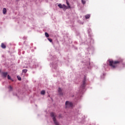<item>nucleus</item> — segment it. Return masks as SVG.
Here are the masks:
<instances>
[{"instance_id": "1", "label": "nucleus", "mask_w": 125, "mask_h": 125, "mask_svg": "<svg viewBox=\"0 0 125 125\" xmlns=\"http://www.w3.org/2000/svg\"><path fill=\"white\" fill-rule=\"evenodd\" d=\"M107 62H109V65L112 69H116L117 68V64H120L123 62V60L120 59L118 61H113L110 60H108Z\"/></svg>"}, {"instance_id": "2", "label": "nucleus", "mask_w": 125, "mask_h": 125, "mask_svg": "<svg viewBox=\"0 0 125 125\" xmlns=\"http://www.w3.org/2000/svg\"><path fill=\"white\" fill-rule=\"evenodd\" d=\"M86 86V78L85 77L84 78L82 82L81 85L80 86L79 93L80 94H83L84 91H85V86Z\"/></svg>"}, {"instance_id": "3", "label": "nucleus", "mask_w": 125, "mask_h": 125, "mask_svg": "<svg viewBox=\"0 0 125 125\" xmlns=\"http://www.w3.org/2000/svg\"><path fill=\"white\" fill-rule=\"evenodd\" d=\"M50 115L51 118H52V120L54 122V124L55 125H60L59 122H58L57 120H56V115L53 112L50 113Z\"/></svg>"}, {"instance_id": "4", "label": "nucleus", "mask_w": 125, "mask_h": 125, "mask_svg": "<svg viewBox=\"0 0 125 125\" xmlns=\"http://www.w3.org/2000/svg\"><path fill=\"white\" fill-rule=\"evenodd\" d=\"M70 107H73V103L69 101H66L65 102V107L70 108Z\"/></svg>"}, {"instance_id": "5", "label": "nucleus", "mask_w": 125, "mask_h": 125, "mask_svg": "<svg viewBox=\"0 0 125 125\" xmlns=\"http://www.w3.org/2000/svg\"><path fill=\"white\" fill-rule=\"evenodd\" d=\"M50 67H52L53 69H55V70H56L57 69V62L51 63Z\"/></svg>"}, {"instance_id": "6", "label": "nucleus", "mask_w": 125, "mask_h": 125, "mask_svg": "<svg viewBox=\"0 0 125 125\" xmlns=\"http://www.w3.org/2000/svg\"><path fill=\"white\" fill-rule=\"evenodd\" d=\"M86 43H87L88 45H90V44H92V43H93V39L89 38L87 40V43L86 42Z\"/></svg>"}, {"instance_id": "7", "label": "nucleus", "mask_w": 125, "mask_h": 125, "mask_svg": "<svg viewBox=\"0 0 125 125\" xmlns=\"http://www.w3.org/2000/svg\"><path fill=\"white\" fill-rule=\"evenodd\" d=\"M58 93H59V95H63V91H62V89H61V88H60V87H59Z\"/></svg>"}, {"instance_id": "8", "label": "nucleus", "mask_w": 125, "mask_h": 125, "mask_svg": "<svg viewBox=\"0 0 125 125\" xmlns=\"http://www.w3.org/2000/svg\"><path fill=\"white\" fill-rule=\"evenodd\" d=\"M8 73L7 72H2L1 73V76L2 77V78H6V77H7V74Z\"/></svg>"}, {"instance_id": "9", "label": "nucleus", "mask_w": 125, "mask_h": 125, "mask_svg": "<svg viewBox=\"0 0 125 125\" xmlns=\"http://www.w3.org/2000/svg\"><path fill=\"white\" fill-rule=\"evenodd\" d=\"M8 88L9 89V91H12V90H13V88L12 87V86H11V85H9L8 87Z\"/></svg>"}, {"instance_id": "10", "label": "nucleus", "mask_w": 125, "mask_h": 125, "mask_svg": "<svg viewBox=\"0 0 125 125\" xmlns=\"http://www.w3.org/2000/svg\"><path fill=\"white\" fill-rule=\"evenodd\" d=\"M1 47L2 48H3V49L6 48V46H5V45H4V44L3 43H2L1 44Z\"/></svg>"}, {"instance_id": "11", "label": "nucleus", "mask_w": 125, "mask_h": 125, "mask_svg": "<svg viewBox=\"0 0 125 125\" xmlns=\"http://www.w3.org/2000/svg\"><path fill=\"white\" fill-rule=\"evenodd\" d=\"M66 4L67 5V8H68V9L71 8V6H70V4L69 3V2H68L67 0H66Z\"/></svg>"}, {"instance_id": "12", "label": "nucleus", "mask_w": 125, "mask_h": 125, "mask_svg": "<svg viewBox=\"0 0 125 125\" xmlns=\"http://www.w3.org/2000/svg\"><path fill=\"white\" fill-rule=\"evenodd\" d=\"M62 8L63 9H68V7L67 6H66L65 4H63L62 5Z\"/></svg>"}, {"instance_id": "13", "label": "nucleus", "mask_w": 125, "mask_h": 125, "mask_svg": "<svg viewBox=\"0 0 125 125\" xmlns=\"http://www.w3.org/2000/svg\"><path fill=\"white\" fill-rule=\"evenodd\" d=\"M7 79L8 80H10V81H12V82H13V79H11V77H10V76H9V75H7Z\"/></svg>"}, {"instance_id": "14", "label": "nucleus", "mask_w": 125, "mask_h": 125, "mask_svg": "<svg viewBox=\"0 0 125 125\" xmlns=\"http://www.w3.org/2000/svg\"><path fill=\"white\" fill-rule=\"evenodd\" d=\"M85 19H88L90 17V15L89 14H87L85 16Z\"/></svg>"}, {"instance_id": "15", "label": "nucleus", "mask_w": 125, "mask_h": 125, "mask_svg": "<svg viewBox=\"0 0 125 125\" xmlns=\"http://www.w3.org/2000/svg\"><path fill=\"white\" fill-rule=\"evenodd\" d=\"M2 11H3V13L4 14H5V13H6V8H4L3 9Z\"/></svg>"}, {"instance_id": "16", "label": "nucleus", "mask_w": 125, "mask_h": 125, "mask_svg": "<svg viewBox=\"0 0 125 125\" xmlns=\"http://www.w3.org/2000/svg\"><path fill=\"white\" fill-rule=\"evenodd\" d=\"M58 6H59V7L60 8H63V5L61 4H59L58 5Z\"/></svg>"}, {"instance_id": "17", "label": "nucleus", "mask_w": 125, "mask_h": 125, "mask_svg": "<svg viewBox=\"0 0 125 125\" xmlns=\"http://www.w3.org/2000/svg\"><path fill=\"white\" fill-rule=\"evenodd\" d=\"M45 36L46 38H48V37H49V35L48 34V33H47V32L45 33Z\"/></svg>"}, {"instance_id": "18", "label": "nucleus", "mask_w": 125, "mask_h": 125, "mask_svg": "<svg viewBox=\"0 0 125 125\" xmlns=\"http://www.w3.org/2000/svg\"><path fill=\"white\" fill-rule=\"evenodd\" d=\"M45 93V91H44V90H42V91L41 92V94H42V95H44Z\"/></svg>"}, {"instance_id": "19", "label": "nucleus", "mask_w": 125, "mask_h": 125, "mask_svg": "<svg viewBox=\"0 0 125 125\" xmlns=\"http://www.w3.org/2000/svg\"><path fill=\"white\" fill-rule=\"evenodd\" d=\"M28 71L27 69H23L22 70V73H24V74H26V72Z\"/></svg>"}, {"instance_id": "20", "label": "nucleus", "mask_w": 125, "mask_h": 125, "mask_svg": "<svg viewBox=\"0 0 125 125\" xmlns=\"http://www.w3.org/2000/svg\"><path fill=\"white\" fill-rule=\"evenodd\" d=\"M86 2L85 1V0H82V3H83V4H85V3Z\"/></svg>"}, {"instance_id": "21", "label": "nucleus", "mask_w": 125, "mask_h": 125, "mask_svg": "<svg viewBox=\"0 0 125 125\" xmlns=\"http://www.w3.org/2000/svg\"><path fill=\"white\" fill-rule=\"evenodd\" d=\"M47 40L50 42H52V39H50V38H47Z\"/></svg>"}, {"instance_id": "22", "label": "nucleus", "mask_w": 125, "mask_h": 125, "mask_svg": "<svg viewBox=\"0 0 125 125\" xmlns=\"http://www.w3.org/2000/svg\"><path fill=\"white\" fill-rule=\"evenodd\" d=\"M86 65H90V62H89V59L88 60V61L86 63Z\"/></svg>"}, {"instance_id": "23", "label": "nucleus", "mask_w": 125, "mask_h": 125, "mask_svg": "<svg viewBox=\"0 0 125 125\" xmlns=\"http://www.w3.org/2000/svg\"><path fill=\"white\" fill-rule=\"evenodd\" d=\"M18 79L19 81H21V77H18Z\"/></svg>"}, {"instance_id": "24", "label": "nucleus", "mask_w": 125, "mask_h": 125, "mask_svg": "<svg viewBox=\"0 0 125 125\" xmlns=\"http://www.w3.org/2000/svg\"><path fill=\"white\" fill-rule=\"evenodd\" d=\"M105 75V73H104V74H103L104 77Z\"/></svg>"}, {"instance_id": "25", "label": "nucleus", "mask_w": 125, "mask_h": 125, "mask_svg": "<svg viewBox=\"0 0 125 125\" xmlns=\"http://www.w3.org/2000/svg\"><path fill=\"white\" fill-rule=\"evenodd\" d=\"M101 78H102V79L103 78V79H104V77H102V76H101Z\"/></svg>"}]
</instances>
